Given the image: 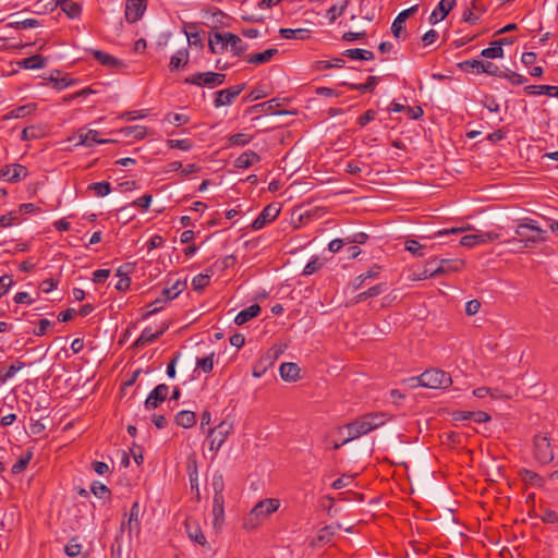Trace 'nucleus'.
Masks as SVG:
<instances>
[{
	"label": "nucleus",
	"mask_w": 558,
	"mask_h": 558,
	"mask_svg": "<svg viewBox=\"0 0 558 558\" xmlns=\"http://www.w3.org/2000/svg\"><path fill=\"white\" fill-rule=\"evenodd\" d=\"M379 272H380V267L377 266V265L373 266L366 272H364V274H362V275H360V276L354 278V280L351 282L352 288L354 290L361 289L364 286V283H365V281L367 279H375V278H377Z\"/></svg>",
	"instance_id": "7c9ffc66"
},
{
	"label": "nucleus",
	"mask_w": 558,
	"mask_h": 558,
	"mask_svg": "<svg viewBox=\"0 0 558 558\" xmlns=\"http://www.w3.org/2000/svg\"><path fill=\"white\" fill-rule=\"evenodd\" d=\"M138 518H140V505H138V502H134L130 510L128 523L122 522L121 530H123L126 525H128L130 532L133 530V527L137 529L138 524H140Z\"/></svg>",
	"instance_id": "ea45409f"
},
{
	"label": "nucleus",
	"mask_w": 558,
	"mask_h": 558,
	"mask_svg": "<svg viewBox=\"0 0 558 558\" xmlns=\"http://www.w3.org/2000/svg\"><path fill=\"white\" fill-rule=\"evenodd\" d=\"M343 54L352 60H373L374 53L371 50L360 49V48H353V49H347Z\"/></svg>",
	"instance_id": "4c0bfd02"
},
{
	"label": "nucleus",
	"mask_w": 558,
	"mask_h": 558,
	"mask_svg": "<svg viewBox=\"0 0 558 558\" xmlns=\"http://www.w3.org/2000/svg\"><path fill=\"white\" fill-rule=\"evenodd\" d=\"M387 289L386 284L385 283H378V284H375L371 288H368L366 291H363L361 293H359L354 299H353V303L354 304H357L360 302H363L367 299H371V298H376L378 296L379 294H381L383 292H385Z\"/></svg>",
	"instance_id": "c85d7f7f"
},
{
	"label": "nucleus",
	"mask_w": 558,
	"mask_h": 558,
	"mask_svg": "<svg viewBox=\"0 0 558 558\" xmlns=\"http://www.w3.org/2000/svg\"><path fill=\"white\" fill-rule=\"evenodd\" d=\"M306 29L299 28V29H292V28H280L279 34L281 37L286 39H294V38H304V34L306 33Z\"/></svg>",
	"instance_id": "bf43d9fd"
},
{
	"label": "nucleus",
	"mask_w": 558,
	"mask_h": 558,
	"mask_svg": "<svg viewBox=\"0 0 558 558\" xmlns=\"http://www.w3.org/2000/svg\"><path fill=\"white\" fill-rule=\"evenodd\" d=\"M90 489L92 493L98 498H106L109 497L110 495L109 488L105 484L99 482H94Z\"/></svg>",
	"instance_id": "e2e57ef3"
},
{
	"label": "nucleus",
	"mask_w": 558,
	"mask_h": 558,
	"mask_svg": "<svg viewBox=\"0 0 558 558\" xmlns=\"http://www.w3.org/2000/svg\"><path fill=\"white\" fill-rule=\"evenodd\" d=\"M278 53V49L276 48H269L266 49L263 52L254 53L248 56L247 62L251 64H263L267 63L271 60L272 57H275Z\"/></svg>",
	"instance_id": "473e14b6"
},
{
	"label": "nucleus",
	"mask_w": 558,
	"mask_h": 558,
	"mask_svg": "<svg viewBox=\"0 0 558 558\" xmlns=\"http://www.w3.org/2000/svg\"><path fill=\"white\" fill-rule=\"evenodd\" d=\"M167 329L168 325L165 323L162 324L161 328L157 331H153L150 327L145 328L142 331L141 336L135 340L134 347L140 348L154 342L160 336H162Z\"/></svg>",
	"instance_id": "f3484780"
},
{
	"label": "nucleus",
	"mask_w": 558,
	"mask_h": 558,
	"mask_svg": "<svg viewBox=\"0 0 558 558\" xmlns=\"http://www.w3.org/2000/svg\"><path fill=\"white\" fill-rule=\"evenodd\" d=\"M57 5L70 17L75 19L80 16L82 7L80 3L72 0H57Z\"/></svg>",
	"instance_id": "cd10ccee"
},
{
	"label": "nucleus",
	"mask_w": 558,
	"mask_h": 558,
	"mask_svg": "<svg viewBox=\"0 0 558 558\" xmlns=\"http://www.w3.org/2000/svg\"><path fill=\"white\" fill-rule=\"evenodd\" d=\"M377 83H378V77L377 76H368L366 82L363 83V84H348V83H343V85L349 86L350 89L359 90V92H362V93H366V92H373L375 86L377 85Z\"/></svg>",
	"instance_id": "79ce46f5"
},
{
	"label": "nucleus",
	"mask_w": 558,
	"mask_h": 558,
	"mask_svg": "<svg viewBox=\"0 0 558 558\" xmlns=\"http://www.w3.org/2000/svg\"><path fill=\"white\" fill-rule=\"evenodd\" d=\"M227 39V33H210L208 43L209 50L213 53H222L228 47Z\"/></svg>",
	"instance_id": "aec40b11"
},
{
	"label": "nucleus",
	"mask_w": 558,
	"mask_h": 558,
	"mask_svg": "<svg viewBox=\"0 0 558 558\" xmlns=\"http://www.w3.org/2000/svg\"><path fill=\"white\" fill-rule=\"evenodd\" d=\"M349 4V0H345L340 7L338 5H332L328 11H327V17L329 20L330 23H333L341 14H343L344 10L347 9Z\"/></svg>",
	"instance_id": "6e6d98bb"
},
{
	"label": "nucleus",
	"mask_w": 558,
	"mask_h": 558,
	"mask_svg": "<svg viewBox=\"0 0 558 558\" xmlns=\"http://www.w3.org/2000/svg\"><path fill=\"white\" fill-rule=\"evenodd\" d=\"M185 530H186L189 537L193 542L199 544L203 547L206 546V544H207L206 537L204 536V534L196 521L187 519L185 521Z\"/></svg>",
	"instance_id": "412c9836"
},
{
	"label": "nucleus",
	"mask_w": 558,
	"mask_h": 558,
	"mask_svg": "<svg viewBox=\"0 0 558 558\" xmlns=\"http://www.w3.org/2000/svg\"><path fill=\"white\" fill-rule=\"evenodd\" d=\"M34 108H35L34 104H28V105L21 106V107L13 109L10 112V114L12 118H15V119L23 118V117L29 114L34 110Z\"/></svg>",
	"instance_id": "0e129e2a"
},
{
	"label": "nucleus",
	"mask_w": 558,
	"mask_h": 558,
	"mask_svg": "<svg viewBox=\"0 0 558 558\" xmlns=\"http://www.w3.org/2000/svg\"><path fill=\"white\" fill-rule=\"evenodd\" d=\"M146 10V0H126L125 20L129 23L137 22Z\"/></svg>",
	"instance_id": "2eb2a0df"
},
{
	"label": "nucleus",
	"mask_w": 558,
	"mask_h": 558,
	"mask_svg": "<svg viewBox=\"0 0 558 558\" xmlns=\"http://www.w3.org/2000/svg\"><path fill=\"white\" fill-rule=\"evenodd\" d=\"M166 120L169 123H174L177 125H183L190 121V118L186 114H182V113H169L166 117Z\"/></svg>",
	"instance_id": "69168bd1"
},
{
	"label": "nucleus",
	"mask_w": 558,
	"mask_h": 558,
	"mask_svg": "<svg viewBox=\"0 0 558 558\" xmlns=\"http://www.w3.org/2000/svg\"><path fill=\"white\" fill-rule=\"evenodd\" d=\"M457 0H440L438 5L434 9L432 14L429 15V23L432 25L437 24L438 22L445 20L448 13L456 7Z\"/></svg>",
	"instance_id": "dca6fc26"
},
{
	"label": "nucleus",
	"mask_w": 558,
	"mask_h": 558,
	"mask_svg": "<svg viewBox=\"0 0 558 558\" xmlns=\"http://www.w3.org/2000/svg\"><path fill=\"white\" fill-rule=\"evenodd\" d=\"M436 277H439V272H438V267H437V259L434 258L426 263L423 271L417 275L416 279L424 280L427 278H436Z\"/></svg>",
	"instance_id": "58836bf2"
},
{
	"label": "nucleus",
	"mask_w": 558,
	"mask_h": 558,
	"mask_svg": "<svg viewBox=\"0 0 558 558\" xmlns=\"http://www.w3.org/2000/svg\"><path fill=\"white\" fill-rule=\"evenodd\" d=\"M119 132L124 137H132L134 140H142L147 134L146 128L142 125L125 126L122 128Z\"/></svg>",
	"instance_id": "c9c22d12"
},
{
	"label": "nucleus",
	"mask_w": 558,
	"mask_h": 558,
	"mask_svg": "<svg viewBox=\"0 0 558 558\" xmlns=\"http://www.w3.org/2000/svg\"><path fill=\"white\" fill-rule=\"evenodd\" d=\"M521 476L522 478L532 484V485H535V486H543L544 485V480L542 476H539L537 473L533 472V471H530V470H523L521 472Z\"/></svg>",
	"instance_id": "3c124183"
},
{
	"label": "nucleus",
	"mask_w": 558,
	"mask_h": 558,
	"mask_svg": "<svg viewBox=\"0 0 558 558\" xmlns=\"http://www.w3.org/2000/svg\"><path fill=\"white\" fill-rule=\"evenodd\" d=\"M465 263L463 259L454 258V259H439L437 260V267L439 276L447 275L451 272H459L463 269Z\"/></svg>",
	"instance_id": "a211bd4d"
},
{
	"label": "nucleus",
	"mask_w": 558,
	"mask_h": 558,
	"mask_svg": "<svg viewBox=\"0 0 558 558\" xmlns=\"http://www.w3.org/2000/svg\"><path fill=\"white\" fill-rule=\"evenodd\" d=\"M387 420V414L383 412L367 413L362 415L354 422L345 425L349 436L345 440H343V444H347L350 440L366 435L367 433L383 426Z\"/></svg>",
	"instance_id": "f257e3e1"
},
{
	"label": "nucleus",
	"mask_w": 558,
	"mask_h": 558,
	"mask_svg": "<svg viewBox=\"0 0 558 558\" xmlns=\"http://www.w3.org/2000/svg\"><path fill=\"white\" fill-rule=\"evenodd\" d=\"M279 508V500L268 498L257 502L251 510L248 517L244 520L243 526L246 530H253L266 519L269 514L277 511Z\"/></svg>",
	"instance_id": "7ed1b4c3"
},
{
	"label": "nucleus",
	"mask_w": 558,
	"mask_h": 558,
	"mask_svg": "<svg viewBox=\"0 0 558 558\" xmlns=\"http://www.w3.org/2000/svg\"><path fill=\"white\" fill-rule=\"evenodd\" d=\"M244 89V85H236L215 93L214 105L216 108L228 106L240 95Z\"/></svg>",
	"instance_id": "ddd939ff"
},
{
	"label": "nucleus",
	"mask_w": 558,
	"mask_h": 558,
	"mask_svg": "<svg viewBox=\"0 0 558 558\" xmlns=\"http://www.w3.org/2000/svg\"><path fill=\"white\" fill-rule=\"evenodd\" d=\"M26 175L27 169L20 163L9 165L0 170V179L8 182H19L25 179Z\"/></svg>",
	"instance_id": "4468645a"
},
{
	"label": "nucleus",
	"mask_w": 558,
	"mask_h": 558,
	"mask_svg": "<svg viewBox=\"0 0 558 558\" xmlns=\"http://www.w3.org/2000/svg\"><path fill=\"white\" fill-rule=\"evenodd\" d=\"M210 485L214 490L211 509L213 526L214 529L219 530L225 521V481L222 473L219 471L215 472L211 476Z\"/></svg>",
	"instance_id": "f03ea898"
},
{
	"label": "nucleus",
	"mask_w": 558,
	"mask_h": 558,
	"mask_svg": "<svg viewBox=\"0 0 558 558\" xmlns=\"http://www.w3.org/2000/svg\"><path fill=\"white\" fill-rule=\"evenodd\" d=\"M534 457L543 464H547L554 460L550 439L546 434H537L534 436Z\"/></svg>",
	"instance_id": "6e6552de"
},
{
	"label": "nucleus",
	"mask_w": 558,
	"mask_h": 558,
	"mask_svg": "<svg viewBox=\"0 0 558 558\" xmlns=\"http://www.w3.org/2000/svg\"><path fill=\"white\" fill-rule=\"evenodd\" d=\"M405 250L410 252L415 257H422L424 256L423 250L425 248L424 244H421L416 240H407L405 243Z\"/></svg>",
	"instance_id": "09e8293b"
},
{
	"label": "nucleus",
	"mask_w": 558,
	"mask_h": 558,
	"mask_svg": "<svg viewBox=\"0 0 558 558\" xmlns=\"http://www.w3.org/2000/svg\"><path fill=\"white\" fill-rule=\"evenodd\" d=\"M501 77L509 81L512 85H522L527 81L525 76L510 70L504 71Z\"/></svg>",
	"instance_id": "5fc2aeb1"
},
{
	"label": "nucleus",
	"mask_w": 558,
	"mask_h": 558,
	"mask_svg": "<svg viewBox=\"0 0 558 558\" xmlns=\"http://www.w3.org/2000/svg\"><path fill=\"white\" fill-rule=\"evenodd\" d=\"M524 93L526 95H548L553 97H558V87L550 85H529L524 87Z\"/></svg>",
	"instance_id": "393cba45"
},
{
	"label": "nucleus",
	"mask_w": 558,
	"mask_h": 558,
	"mask_svg": "<svg viewBox=\"0 0 558 558\" xmlns=\"http://www.w3.org/2000/svg\"><path fill=\"white\" fill-rule=\"evenodd\" d=\"M45 134V130L39 125H31L24 128L21 133V138L23 141H32L43 137Z\"/></svg>",
	"instance_id": "a19ab883"
},
{
	"label": "nucleus",
	"mask_w": 558,
	"mask_h": 558,
	"mask_svg": "<svg viewBox=\"0 0 558 558\" xmlns=\"http://www.w3.org/2000/svg\"><path fill=\"white\" fill-rule=\"evenodd\" d=\"M189 62V51L186 49L178 50L170 59V71H177Z\"/></svg>",
	"instance_id": "f704fd0d"
},
{
	"label": "nucleus",
	"mask_w": 558,
	"mask_h": 558,
	"mask_svg": "<svg viewBox=\"0 0 558 558\" xmlns=\"http://www.w3.org/2000/svg\"><path fill=\"white\" fill-rule=\"evenodd\" d=\"M214 353L196 360V368L202 369L204 373H210L214 368Z\"/></svg>",
	"instance_id": "8fccbe9b"
},
{
	"label": "nucleus",
	"mask_w": 558,
	"mask_h": 558,
	"mask_svg": "<svg viewBox=\"0 0 558 558\" xmlns=\"http://www.w3.org/2000/svg\"><path fill=\"white\" fill-rule=\"evenodd\" d=\"M481 56L487 59H499L504 57V49L498 45H492V47L483 49Z\"/></svg>",
	"instance_id": "603ef678"
},
{
	"label": "nucleus",
	"mask_w": 558,
	"mask_h": 558,
	"mask_svg": "<svg viewBox=\"0 0 558 558\" xmlns=\"http://www.w3.org/2000/svg\"><path fill=\"white\" fill-rule=\"evenodd\" d=\"M260 313V306L258 304H252L245 310H242L234 318V323L241 326L252 318L256 317Z\"/></svg>",
	"instance_id": "bb28decb"
},
{
	"label": "nucleus",
	"mask_w": 558,
	"mask_h": 558,
	"mask_svg": "<svg viewBox=\"0 0 558 558\" xmlns=\"http://www.w3.org/2000/svg\"><path fill=\"white\" fill-rule=\"evenodd\" d=\"M341 527L342 526L340 523H335V524L326 525V526L322 527L318 531V535L315 539V543H318V544L329 543L332 539V537L335 536L336 532L339 531Z\"/></svg>",
	"instance_id": "a878e982"
},
{
	"label": "nucleus",
	"mask_w": 558,
	"mask_h": 558,
	"mask_svg": "<svg viewBox=\"0 0 558 558\" xmlns=\"http://www.w3.org/2000/svg\"><path fill=\"white\" fill-rule=\"evenodd\" d=\"M226 74L218 72H202L195 73L185 78L186 84L197 85V86H206L209 88H215L225 83Z\"/></svg>",
	"instance_id": "0eeeda50"
},
{
	"label": "nucleus",
	"mask_w": 558,
	"mask_h": 558,
	"mask_svg": "<svg viewBox=\"0 0 558 558\" xmlns=\"http://www.w3.org/2000/svg\"><path fill=\"white\" fill-rule=\"evenodd\" d=\"M227 45L230 47L231 52L236 57H242L247 49V45L239 36L229 32H227Z\"/></svg>",
	"instance_id": "4be33fe9"
},
{
	"label": "nucleus",
	"mask_w": 558,
	"mask_h": 558,
	"mask_svg": "<svg viewBox=\"0 0 558 558\" xmlns=\"http://www.w3.org/2000/svg\"><path fill=\"white\" fill-rule=\"evenodd\" d=\"M417 10V5H413L407 10L400 12L391 25V32L396 38H399L402 31L404 29V23L408 17H410Z\"/></svg>",
	"instance_id": "6ab92c4d"
},
{
	"label": "nucleus",
	"mask_w": 558,
	"mask_h": 558,
	"mask_svg": "<svg viewBox=\"0 0 558 558\" xmlns=\"http://www.w3.org/2000/svg\"><path fill=\"white\" fill-rule=\"evenodd\" d=\"M209 280H210V275L199 274L193 278L192 287L196 291H202L205 287L208 286Z\"/></svg>",
	"instance_id": "052dcab7"
},
{
	"label": "nucleus",
	"mask_w": 558,
	"mask_h": 558,
	"mask_svg": "<svg viewBox=\"0 0 558 558\" xmlns=\"http://www.w3.org/2000/svg\"><path fill=\"white\" fill-rule=\"evenodd\" d=\"M167 145L169 148H177L183 151H187L192 148V142L189 138L184 140H168Z\"/></svg>",
	"instance_id": "13d9d810"
},
{
	"label": "nucleus",
	"mask_w": 558,
	"mask_h": 558,
	"mask_svg": "<svg viewBox=\"0 0 558 558\" xmlns=\"http://www.w3.org/2000/svg\"><path fill=\"white\" fill-rule=\"evenodd\" d=\"M167 301L168 300H166V298L163 296V298H158L154 302L149 303L147 305L148 311L143 315V318L146 319L149 316L158 313L163 307V305L167 303Z\"/></svg>",
	"instance_id": "864d4df0"
},
{
	"label": "nucleus",
	"mask_w": 558,
	"mask_h": 558,
	"mask_svg": "<svg viewBox=\"0 0 558 558\" xmlns=\"http://www.w3.org/2000/svg\"><path fill=\"white\" fill-rule=\"evenodd\" d=\"M345 61L342 58H335L332 60H320L316 64L317 70H328V69H341L343 68Z\"/></svg>",
	"instance_id": "de8ad7c7"
},
{
	"label": "nucleus",
	"mask_w": 558,
	"mask_h": 558,
	"mask_svg": "<svg viewBox=\"0 0 558 558\" xmlns=\"http://www.w3.org/2000/svg\"><path fill=\"white\" fill-rule=\"evenodd\" d=\"M280 376L286 381H295L300 374V367L295 363H282L279 367Z\"/></svg>",
	"instance_id": "b1692460"
},
{
	"label": "nucleus",
	"mask_w": 558,
	"mask_h": 558,
	"mask_svg": "<svg viewBox=\"0 0 558 558\" xmlns=\"http://www.w3.org/2000/svg\"><path fill=\"white\" fill-rule=\"evenodd\" d=\"M186 283L177 280L170 288H166L162 290V295L166 300H173L177 298L185 288Z\"/></svg>",
	"instance_id": "49530a36"
},
{
	"label": "nucleus",
	"mask_w": 558,
	"mask_h": 558,
	"mask_svg": "<svg viewBox=\"0 0 558 558\" xmlns=\"http://www.w3.org/2000/svg\"><path fill=\"white\" fill-rule=\"evenodd\" d=\"M502 72L497 64L489 61H483V65H481V73L501 77Z\"/></svg>",
	"instance_id": "680f3d73"
},
{
	"label": "nucleus",
	"mask_w": 558,
	"mask_h": 558,
	"mask_svg": "<svg viewBox=\"0 0 558 558\" xmlns=\"http://www.w3.org/2000/svg\"><path fill=\"white\" fill-rule=\"evenodd\" d=\"M98 135L99 133L96 130H86L85 128H81L72 137H69L68 141L71 142L72 140H76L77 142L75 146L85 147H92L95 144H105L113 142L112 140H100Z\"/></svg>",
	"instance_id": "1a4fd4ad"
},
{
	"label": "nucleus",
	"mask_w": 558,
	"mask_h": 558,
	"mask_svg": "<svg viewBox=\"0 0 558 558\" xmlns=\"http://www.w3.org/2000/svg\"><path fill=\"white\" fill-rule=\"evenodd\" d=\"M33 458V451L32 450H26L19 459L17 461L13 464L12 466V473L13 474H20L22 473L26 466L28 465L29 461L32 460Z\"/></svg>",
	"instance_id": "37998d69"
},
{
	"label": "nucleus",
	"mask_w": 558,
	"mask_h": 558,
	"mask_svg": "<svg viewBox=\"0 0 558 558\" xmlns=\"http://www.w3.org/2000/svg\"><path fill=\"white\" fill-rule=\"evenodd\" d=\"M422 387L446 389L452 384L450 375L441 369H427L421 374Z\"/></svg>",
	"instance_id": "423d86ee"
},
{
	"label": "nucleus",
	"mask_w": 558,
	"mask_h": 558,
	"mask_svg": "<svg viewBox=\"0 0 558 558\" xmlns=\"http://www.w3.org/2000/svg\"><path fill=\"white\" fill-rule=\"evenodd\" d=\"M280 214V207L278 204H269L267 205L260 214L254 219L251 227L253 230H259L264 228L267 223L275 220Z\"/></svg>",
	"instance_id": "9d476101"
},
{
	"label": "nucleus",
	"mask_w": 558,
	"mask_h": 558,
	"mask_svg": "<svg viewBox=\"0 0 558 558\" xmlns=\"http://www.w3.org/2000/svg\"><path fill=\"white\" fill-rule=\"evenodd\" d=\"M20 66L26 70H37L46 66V58L40 54H34L24 58L19 62Z\"/></svg>",
	"instance_id": "c756f323"
},
{
	"label": "nucleus",
	"mask_w": 558,
	"mask_h": 558,
	"mask_svg": "<svg viewBox=\"0 0 558 558\" xmlns=\"http://www.w3.org/2000/svg\"><path fill=\"white\" fill-rule=\"evenodd\" d=\"M481 65H483V61L475 59L465 60L459 63L460 69L471 71L477 74L481 73Z\"/></svg>",
	"instance_id": "4d7b16f0"
},
{
	"label": "nucleus",
	"mask_w": 558,
	"mask_h": 558,
	"mask_svg": "<svg viewBox=\"0 0 558 558\" xmlns=\"http://www.w3.org/2000/svg\"><path fill=\"white\" fill-rule=\"evenodd\" d=\"M169 393V387L166 384L157 385L148 395L145 400V409H157L166 399Z\"/></svg>",
	"instance_id": "f8f14e48"
},
{
	"label": "nucleus",
	"mask_w": 558,
	"mask_h": 558,
	"mask_svg": "<svg viewBox=\"0 0 558 558\" xmlns=\"http://www.w3.org/2000/svg\"><path fill=\"white\" fill-rule=\"evenodd\" d=\"M92 53H93L94 58L97 61H99L102 65H107V66H110V68H116V66H119L122 63L120 60H118L113 56L108 54V53H106L104 51H100V50H93Z\"/></svg>",
	"instance_id": "e433bc0d"
},
{
	"label": "nucleus",
	"mask_w": 558,
	"mask_h": 558,
	"mask_svg": "<svg viewBox=\"0 0 558 558\" xmlns=\"http://www.w3.org/2000/svg\"><path fill=\"white\" fill-rule=\"evenodd\" d=\"M260 160L259 156L252 150L242 153L234 161L239 169H247Z\"/></svg>",
	"instance_id": "5701e85b"
},
{
	"label": "nucleus",
	"mask_w": 558,
	"mask_h": 558,
	"mask_svg": "<svg viewBox=\"0 0 558 558\" xmlns=\"http://www.w3.org/2000/svg\"><path fill=\"white\" fill-rule=\"evenodd\" d=\"M232 430L233 424L226 420L220 422L217 426L208 428L207 439L209 441V450L216 454Z\"/></svg>",
	"instance_id": "39448f33"
},
{
	"label": "nucleus",
	"mask_w": 558,
	"mask_h": 558,
	"mask_svg": "<svg viewBox=\"0 0 558 558\" xmlns=\"http://www.w3.org/2000/svg\"><path fill=\"white\" fill-rule=\"evenodd\" d=\"M183 32L189 40L190 45L203 46V41L199 36L198 26L196 23H186L183 27Z\"/></svg>",
	"instance_id": "2f4dec72"
},
{
	"label": "nucleus",
	"mask_w": 558,
	"mask_h": 558,
	"mask_svg": "<svg viewBox=\"0 0 558 558\" xmlns=\"http://www.w3.org/2000/svg\"><path fill=\"white\" fill-rule=\"evenodd\" d=\"M24 367V363L17 362L12 365H10L4 375L2 376V380L7 381L8 379H11L20 369Z\"/></svg>",
	"instance_id": "338daca9"
},
{
	"label": "nucleus",
	"mask_w": 558,
	"mask_h": 558,
	"mask_svg": "<svg viewBox=\"0 0 558 558\" xmlns=\"http://www.w3.org/2000/svg\"><path fill=\"white\" fill-rule=\"evenodd\" d=\"M87 189L93 191L98 197H104L111 192V185L107 181L90 183Z\"/></svg>",
	"instance_id": "a18cd8bd"
},
{
	"label": "nucleus",
	"mask_w": 558,
	"mask_h": 558,
	"mask_svg": "<svg viewBox=\"0 0 558 558\" xmlns=\"http://www.w3.org/2000/svg\"><path fill=\"white\" fill-rule=\"evenodd\" d=\"M499 233L488 231V232H478L475 234H468L461 238L460 244L465 247H473L477 244H484L494 242L499 239Z\"/></svg>",
	"instance_id": "9b49d317"
},
{
	"label": "nucleus",
	"mask_w": 558,
	"mask_h": 558,
	"mask_svg": "<svg viewBox=\"0 0 558 558\" xmlns=\"http://www.w3.org/2000/svg\"><path fill=\"white\" fill-rule=\"evenodd\" d=\"M546 233L541 227L536 225L533 219L525 218L523 222L519 223L515 229V235L524 243V247H531L534 244L545 240Z\"/></svg>",
	"instance_id": "20e7f679"
},
{
	"label": "nucleus",
	"mask_w": 558,
	"mask_h": 558,
	"mask_svg": "<svg viewBox=\"0 0 558 558\" xmlns=\"http://www.w3.org/2000/svg\"><path fill=\"white\" fill-rule=\"evenodd\" d=\"M174 421L179 426L190 428L195 425L196 415L193 411L183 410L175 415Z\"/></svg>",
	"instance_id": "72a5a7b5"
},
{
	"label": "nucleus",
	"mask_w": 558,
	"mask_h": 558,
	"mask_svg": "<svg viewBox=\"0 0 558 558\" xmlns=\"http://www.w3.org/2000/svg\"><path fill=\"white\" fill-rule=\"evenodd\" d=\"M151 195L145 194L136 199H134L132 203L121 207L119 209L120 213L129 210L131 207H141L143 210L147 209L151 203Z\"/></svg>",
	"instance_id": "c03bdc74"
},
{
	"label": "nucleus",
	"mask_w": 558,
	"mask_h": 558,
	"mask_svg": "<svg viewBox=\"0 0 558 558\" xmlns=\"http://www.w3.org/2000/svg\"><path fill=\"white\" fill-rule=\"evenodd\" d=\"M81 545L72 539L65 545L64 551L69 557H76L81 554Z\"/></svg>",
	"instance_id": "774afa93"
}]
</instances>
